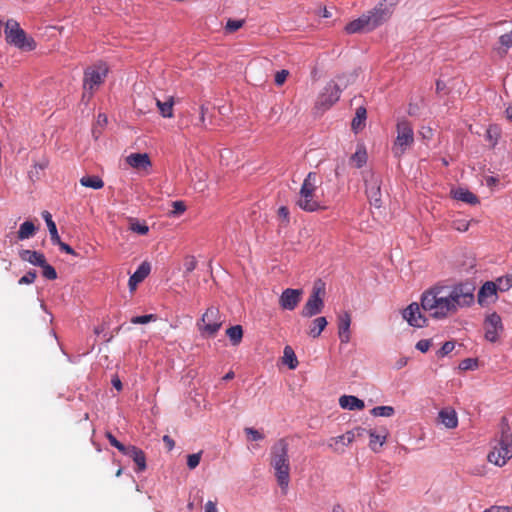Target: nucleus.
I'll return each mask as SVG.
<instances>
[{
    "label": "nucleus",
    "mask_w": 512,
    "mask_h": 512,
    "mask_svg": "<svg viewBox=\"0 0 512 512\" xmlns=\"http://www.w3.org/2000/svg\"><path fill=\"white\" fill-rule=\"evenodd\" d=\"M497 289L493 281L485 282L478 292V302L485 305L496 300Z\"/></svg>",
    "instance_id": "a211bd4d"
},
{
    "label": "nucleus",
    "mask_w": 512,
    "mask_h": 512,
    "mask_svg": "<svg viewBox=\"0 0 512 512\" xmlns=\"http://www.w3.org/2000/svg\"><path fill=\"white\" fill-rule=\"evenodd\" d=\"M126 162L134 169L146 170L152 163L147 153H133L126 157Z\"/></svg>",
    "instance_id": "6ab92c4d"
},
{
    "label": "nucleus",
    "mask_w": 512,
    "mask_h": 512,
    "mask_svg": "<svg viewBox=\"0 0 512 512\" xmlns=\"http://www.w3.org/2000/svg\"><path fill=\"white\" fill-rule=\"evenodd\" d=\"M106 437L109 441V443L117 448L120 452L124 453L127 449V446L123 445L121 442H119L111 433H107Z\"/></svg>",
    "instance_id": "09e8293b"
},
{
    "label": "nucleus",
    "mask_w": 512,
    "mask_h": 512,
    "mask_svg": "<svg viewBox=\"0 0 512 512\" xmlns=\"http://www.w3.org/2000/svg\"><path fill=\"white\" fill-rule=\"evenodd\" d=\"M484 512H507L506 506L494 505L486 509Z\"/></svg>",
    "instance_id": "bf43d9fd"
},
{
    "label": "nucleus",
    "mask_w": 512,
    "mask_h": 512,
    "mask_svg": "<svg viewBox=\"0 0 512 512\" xmlns=\"http://www.w3.org/2000/svg\"><path fill=\"white\" fill-rule=\"evenodd\" d=\"M278 216L283 219L284 221L288 222L289 221V210L287 207L285 206H281L279 209H278Z\"/></svg>",
    "instance_id": "4d7b16f0"
},
{
    "label": "nucleus",
    "mask_w": 512,
    "mask_h": 512,
    "mask_svg": "<svg viewBox=\"0 0 512 512\" xmlns=\"http://www.w3.org/2000/svg\"><path fill=\"white\" fill-rule=\"evenodd\" d=\"M150 264L143 262L138 269L129 278V288L134 291L139 283H141L150 273Z\"/></svg>",
    "instance_id": "aec40b11"
},
{
    "label": "nucleus",
    "mask_w": 512,
    "mask_h": 512,
    "mask_svg": "<svg viewBox=\"0 0 512 512\" xmlns=\"http://www.w3.org/2000/svg\"><path fill=\"white\" fill-rule=\"evenodd\" d=\"M133 459L137 465L138 471H144L146 469V458L144 452L136 446H127V449L123 453Z\"/></svg>",
    "instance_id": "4be33fe9"
},
{
    "label": "nucleus",
    "mask_w": 512,
    "mask_h": 512,
    "mask_svg": "<svg viewBox=\"0 0 512 512\" xmlns=\"http://www.w3.org/2000/svg\"><path fill=\"white\" fill-rule=\"evenodd\" d=\"M36 232V227L33 222L25 221L20 225V228L17 232V237L19 240H25L31 238Z\"/></svg>",
    "instance_id": "7c9ffc66"
},
{
    "label": "nucleus",
    "mask_w": 512,
    "mask_h": 512,
    "mask_svg": "<svg viewBox=\"0 0 512 512\" xmlns=\"http://www.w3.org/2000/svg\"><path fill=\"white\" fill-rule=\"evenodd\" d=\"M327 324V319L323 316L313 319L308 326L307 335L314 339L318 338Z\"/></svg>",
    "instance_id": "b1692460"
},
{
    "label": "nucleus",
    "mask_w": 512,
    "mask_h": 512,
    "mask_svg": "<svg viewBox=\"0 0 512 512\" xmlns=\"http://www.w3.org/2000/svg\"><path fill=\"white\" fill-rule=\"evenodd\" d=\"M351 315L348 311H343L337 316L338 337L342 344H347L351 339Z\"/></svg>",
    "instance_id": "f3484780"
},
{
    "label": "nucleus",
    "mask_w": 512,
    "mask_h": 512,
    "mask_svg": "<svg viewBox=\"0 0 512 512\" xmlns=\"http://www.w3.org/2000/svg\"><path fill=\"white\" fill-rule=\"evenodd\" d=\"M226 335L229 337L234 346L240 344L243 338V329L240 325H235L226 330Z\"/></svg>",
    "instance_id": "72a5a7b5"
},
{
    "label": "nucleus",
    "mask_w": 512,
    "mask_h": 512,
    "mask_svg": "<svg viewBox=\"0 0 512 512\" xmlns=\"http://www.w3.org/2000/svg\"><path fill=\"white\" fill-rule=\"evenodd\" d=\"M244 432L247 435L248 440L250 441H261L264 439V435L260 431L252 427H246L244 429Z\"/></svg>",
    "instance_id": "ea45409f"
},
{
    "label": "nucleus",
    "mask_w": 512,
    "mask_h": 512,
    "mask_svg": "<svg viewBox=\"0 0 512 512\" xmlns=\"http://www.w3.org/2000/svg\"><path fill=\"white\" fill-rule=\"evenodd\" d=\"M352 78V76L347 78L340 76L337 78L338 82H329L317 99L316 109L323 112L334 105L339 100L341 91L348 86Z\"/></svg>",
    "instance_id": "6e6552de"
},
{
    "label": "nucleus",
    "mask_w": 512,
    "mask_h": 512,
    "mask_svg": "<svg viewBox=\"0 0 512 512\" xmlns=\"http://www.w3.org/2000/svg\"><path fill=\"white\" fill-rule=\"evenodd\" d=\"M157 319V316L155 314H148V315H142V316H135L131 319V322L133 324H146L151 321H155Z\"/></svg>",
    "instance_id": "c03bdc74"
},
{
    "label": "nucleus",
    "mask_w": 512,
    "mask_h": 512,
    "mask_svg": "<svg viewBox=\"0 0 512 512\" xmlns=\"http://www.w3.org/2000/svg\"><path fill=\"white\" fill-rule=\"evenodd\" d=\"M42 268V274L45 278L49 280H54L57 278V272L50 264L45 261L44 265L40 266Z\"/></svg>",
    "instance_id": "a19ab883"
},
{
    "label": "nucleus",
    "mask_w": 512,
    "mask_h": 512,
    "mask_svg": "<svg viewBox=\"0 0 512 512\" xmlns=\"http://www.w3.org/2000/svg\"><path fill=\"white\" fill-rule=\"evenodd\" d=\"M244 23H245V21L242 19H240V20L229 19L226 23L225 30L228 33H233L235 31L239 30L240 28H242Z\"/></svg>",
    "instance_id": "58836bf2"
},
{
    "label": "nucleus",
    "mask_w": 512,
    "mask_h": 512,
    "mask_svg": "<svg viewBox=\"0 0 512 512\" xmlns=\"http://www.w3.org/2000/svg\"><path fill=\"white\" fill-rule=\"evenodd\" d=\"M53 244L58 245L62 251L66 252L68 254L76 255V252L68 244L62 242L60 238H59V242H53Z\"/></svg>",
    "instance_id": "6e6d98bb"
},
{
    "label": "nucleus",
    "mask_w": 512,
    "mask_h": 512,
    "mask_svg": "<svg viewBox=\"0 0 512 512\" xmlns=\"http://www.w3.org/2000/svg\"><path fill=\"white\" fill-rule=\"evenodd\" d=\"M317 189V175L314 172L308 173L301 186L297 205L304 211L314 212L321 209L319 200L315 196Z\"/></svg>",
    "instance_id": "39448f33"
},
{
    "label": "nucleus",
    "mask_w": 512,
    "mask_h": 512,
    "mask_svg": "<svg viewBox=\"0 0 512 512\" xmlns=\"http://www.w3.org/2000/svg\"><path fill=\"white\" fill-rule=\"evenodd\" d=\"M108 74L106 63L99 62L89 66L84 71L82 100L89 101L94 92L103 84Z\"/></svg>",
    "instance_id": "20e7f679"
},
{
    "label": "nucleus",
    "mask_w": 512,
    "mask_h": 512,
    "mask_svg": "<svg viewBox=\"0 0 512 512\" xmlns=\"http://www.w3.org/2000/svg\"><path fill=\"white\" fill-rule=\"evenodd\" d=\"M324 295V284L319 281L314 285L312 293L303 306L301 310V316L304 318H311L320 314L324 308Z\"/></svg>",
    "instance_id": "9b49d317"
},
{
    "label": "nucleus",
    "mask_w": 512,
    "mask_h": 512,
    "mask_svg": "<svg viewBox=\"0 0 512 512\" xmlns=\"http://www.w3.org/2000/svg\"><path fill=\"white\" fill-rule=\"evenodd\" d=\"M505 113L507 118L512 120V106L507 107Z\"/></svg>",
    "instance_id": "338daca9"
},
{
    "label": "nucleus",
    "mask_w": 512,
    "mask_h": 512,
    "mask_svg": "<svg viewBox=\"0 0 512 512\" xmlns=\"http://www.w3.org/2000/svg\"><path fill=\"white\" fill-rule=\"evenodd\" d=\"M202 451L187 456V466L190 470L195 469L201 461Z\"/></svg>",
    "instance_id": "79ce46f5"
},
{
    "label": "nucleus",
    "mask_w": 512,
    "mask_h": 512,
    "mask_svg": "<svg viewBox=\"0 0 512 512\" xmlns=\"http://www.w3.org/2000/svg\"><path fill=\"white\" fill-rule=\"evenodd\" d=\"M421 308L418 303H411L403 310V318L409 325L417 328H422L427 324V318L422 314Z\"/></svg>",
    "instance_id": "2eb2a0df"
},
{
    "label": "nucleus",
    "mask_w": 512,
    "mask_h": 512,
    "mask_svg": "<svg viewBox=\"0 0 512 512\" xmlns=\"http://www.w3.org/2000/svg\"><path fill=\"white\" fill-rule=\"evenodd\" d=\"M452 227L460 232H465L469 228V222L465 219H458L452 222Z\"/></svg>",
    "instance_id": "49530a36"
},
{
    "label": "nucleus",
    "mask_w": 512,
    "mask_h": 512,
    "mask_svg": "<svg viewBox=\"0 0 512 512\" xmlns=\"http://www.w3.org/2000/svg\"><path fill=\"white\" fill-rule=\"evenodd\" d=\"M477 367V360L472 358H466L459 364V368L462 370H470Z\"/></svg>",
    "instance_id": "603ef678"
},
{
    "label": "nucleus",
    "mask_w": 512,
    "mask_h": 512,
    "mask_svg": "<svg viewBox=\"0 0 512 512\" xmlns=\"http://www.w3.org/2000/svg\"><path fill=\"white\" fill-rule=\"evenodd\" d=\"M225 321L224 316L215 306H210L197 322V329L203 338H213L221 329Z\"/></svg>",
    "instance_id": "1a4fd4ad"
},
{
    "label": "nucleus",
    "mask_w": 512,
    "mask_h": 512,
    "mask_svg": "<svg viewBox=\"0 0 512 512\" xmlns=\"http://www.w3.org/2000/svg\"><path fill=\"white\" fill-rule=\"evenodd\" d=\"M283 362L288 365L290 369H295L298 365L297 357L290 346L284 348Z\"/></svg>",
    "instance_id": "f704fd0d"
},
{
    "label": "nucleus",
    "mask_w": 512,
    "mask_h": 512,
    "mask_svg": "<svg viewBox=\"0 0 512 512\" xmlns=\"http://www.w3.org/2000/svg\"><path fill=\"white\" fill-rule=\"evenodd\" d=\"M397 136L392 145L393 155L400 158L414 143L412 125L405 119L399 120L396 125Z\"/></svg>",
    "instance_id": "9d476101"
},
{
    "label": "nucleus",
    "mask_w": 512,
    "mask_h": 512,
    "mask_svg": "<svg viewBox=\"0 0 512 512\" xmlns=\"http://www.w3.org/2000/svg\"><path fill=\"white\" fill-rule=\"evenodd\" d=\"M332 512H345V510L340 505H335Z\"/></svg>",
    "instance_id": "774afa93"
},
{
    "label": "nucleus",
    "mask_w": 512,
    "mask_h": 512,
    "mask_svg": "<svg viewBox=\"0 0 512 512\" xmlns=\"http://www.w3.org/2000/svg\"><path fill=\"white\" fill-rule=\"evenodd\" d=\"M205 512H218L216 503H214L213 501H208L205 504Z\"/></svg>",
    "instance_id": "680f3d73"
},
{
    "label": "nucleus",
    "mask_w": 512,
    "mask_h": 512,
    "mask_svg": "<svg viewBox=\"0 0 512 512\" xmlns=\"http://www.w3.org/2000/svg\"><path fill=\"white\" fill-rule=\"evenodd\" d=\"M494 285H496L497 291H501V292L507 291L512 287V283H511V280H510L508 274L498 277L494 281Z\"/></svg>",
    "instance_id": "4c0bfd02"
},
{
    "label": "nucleus",
    "mask_w": 512,
    "mask_h": 512,
    "mask_svg": "<svg viewBox=\"0 0 512 512\" xmlns=\"http://www.w3.org/2000/svg\"><path fill=\"white\" fill-rule=\"evenodd\" d=\"M512 458V433L503 429L499 439L489 452L487 459L490 463L502 467Z\"/></svg>",
    "instance_id": "423d86ee"
},
{
    "label": "nucleus",
    "mask_w": 512,
    "mask_h": 512,
    "mask_svg": "<svg viewBox=\"0 0 512 512\" xmlns=\"http://www.w3.org/2000/svg\"><path fill=\"white\" fill-rule=\"evenodd\" d=\"M208 108L205 105L200 106V123L202 126H205V114L207 112Z\"/></svg>",
    "instance_id": "052dcab7"
},
{
    "label": "nucleus",
    "mask_w": 512,
    "mask_h": 512,
    "mask_svg": "<svg viewBox=\"0 0 512 512\" xmlns=\"http://www.w3.org/2000/svg\"><path fill=\"white\" fill-rule=\"evenodd\" d=\"M499 42L501 46L504 48L503 52L505 53L508 49L512 48V31L506 34H503L499 37Z\"/></svg>",
    "instance_id": "37998d69"
},
{
    "label": "nucleus",
    "mask_w": 512,
    "mask_h": 512,
    "mask_svg": "<svg viewBox=\"0 0 512 512\" xmlns=\"http://www.w3.org/2000/svg\"><path fill=\"white\" fill-rule=\"evenodd\" d=\"M501 317L497 313H491L484 320L485 339L489 342L498 341L503 332Z\"/></svg>",
    "instance_id": "ddd939ff"
},
{
    "label": "nucleus",
    "mask_w": 512,
    "mask_h": 512,
    "mask_svg": "<svg viewBox=\"0 0 512 512\" xmlns=\"http://www.w3.org/2000/svg\"><path fill=\"white\" fill-rule=\"evenodd\" d=\"M365 436H369L370 437V441H369L370 448L373 451H378V449L380 447H382L383 444L385 443L386 438H387V433L384 432L383 434H376L372 430H366V432L364 433V437Z\"/></svg>",
    "instance_id": "bb28decb"
},
{
    "label": "nucleus",
    "mask_w": 512,
    "mask_h": 512,
    "mask_svg": "<svg viewBox=\"0 0 512 512\" xmlns=\"http://www.w3.org/2000/svg\"><path fill=\"white\" fill-rule=\"evenodd\" d=\"M395 413L392 406H377L371 410V414L375 417H391Z\"/></svg>",
    "instance_id": "c9c22d12"
},
{
    "label": "nucleus",
    "mask_w": 512,
    "mask_h": 512,
    "mask_svg": "<svg viewBox=\"0 0 512 512\" xmlns=\"http://www.w3.org/2000/svg\"><path fill=\"white\" fill-rule=\"evenodd\" d=\"M398 0H382L372 10L350 21L344 28L347 34L369 32L386 22L393 14Z\"/></svg>",
    "instance_id": "f03ea898"
},
{
    "label": "nucleus",
    "mask_w": 512,
    "mask_h": 512,
    "mask_svg": "<svg viewBox=\"0 0 512 512\" xmlns=\"http://www.w3.org/2000/svg\"><path fill=\"white\" fill-rule=\"evenodd\" d=\"M163 442L165 443L168 450H172L175 446V442L168 435L163 436Z\"/></svg>",
    "instance_id": "13d9d810"
},
{
    "label": "nucleus",
    "mask_w": 512,
    "mask_h": 512,
    "mask_svg": "<svg viewBox=\"0 0 512 512\" xmlns=\"http://www.w3.org/2000/svg\"><path fill=\"white\" fill-rule=\"evenodd\" d=\"M454 348H455V343L452 341H447L442 345V347L438 351V356L444 357V356L448 355L450 352H452Z\"/></svg>",
    "instance_id": "de8ad7c7"
},
{
    "label": "nucleus",
    "mask_w": 512,
    "mask_h": 512,
    "mask_svg": "<svg viewBox=\"0 0 512 512\" xmlns=\"http://www.w3.org/2000/svg\"><path fill=\"white\" fill-rule=\"evenodd\" d=\"M365 432H366L365 428L357 427L351 431H347L343 435L331 438L328 442V446L334 452L342 453L346 446L351 444L357 438L364 437Z\"/></svg>",
    "instance_id": "f8f14e48"
},
{
    "label": "nucleus",
    "mask_w": 512,
    "mask_h": 512,
    "mask_svg": "<svg viewBox=\"0 0 512 512\" xmlns=\"http://www.w3.org/2000/svg\"><path fill=\"white\" fill-rule=\"evenodd\" d=\"M453 197L456 200L465 202L467 204L475 205L479 202L477 196L464 188H458L452 191Z\"/></svg>",
    "instance_id": "a878e982"
},
{
    "label": "nucleus",
    "mask_w": 512,
    "mask_h": 512,
    "mask_svg": "<svg viewBox=\"0 0 512 512\" xmlns=\"http://www.w3.org/2000/svg\"><path fill=\"white\" fill-rule=\"evenodd\" d=\"M112 385L120 391L122 389V383L121 380L118 377H115L112 379Z\"/></svg>",
    "instance_id": "0e129e2a"
},
{
    "label": "nucleus",
    "mask_w": 512,
    "mask_h": 512,
    "mask_svg": "<svg viewBox=\"0 0 512 512\" xmlns=\"http://www.w3.org/2000/svg\"><path fill=\"white\" fill-rule=\"evenodd\" d=\"M289 75V71L288 70H280L276 73L275 75V83L276 85L278 86H281L284 84V82L286 81L287 77Z\"/></svg>",
    "instance_id": "864d4df0"
},
{
    "label": "nucleus",
    "mask_w": 512,
    "mask_h": 512,
    "mask_svg": "<svg viewBox=\"0 0 512 512\" xmlns=\"http://www.w3.org/2000/svg\"><path fill=\"white\" fill-rule=\"evenodd\" d=\"M444 88H445V84L442 81H437V83H436L437 92L444 90Z\"/></svg>",
    "instance_id": "69168bd1"
},
{
    "label": "nucleus",
    "mask_w": 512,
    "mask_h": 512,
    "mask_svg": "<svg viewBox=\"0 0 512 512\" xmlns=\"http://www.w3.org/2000/svg\"><path fill=\"white\" fill-rule=\"evenodd\" d=\"M42 216H43V218H44V220H45V222L47 224V227H48V230H49V234H50V238H51L52 243L53 242H59L60 236L58 234L56 224L52 220L51 214L48 211H44L42 213Z\"/></svg>",
    "instance_id": "2f4dec72"
},
{
    "label": "nucleus",
    "mask_w": 512,
    "mask_h": 512,
    "mask_svg": "<svg viewBox=\"0 0 512 512\" xmlns=\"http://www.w3.org/2000/svg\"><path fill=\"white\" fill-rule=\"evenodd\" d=\"M473 292L474 288L469 284L433 286L423 292L421 307L430 317L445 319L455 314L459 308L469 306L474 300Z\"/></svg>",
    "instance_id": "f257e3e1"
},
{
    "label": "nucleus",
    "mask_w": 512,
    "mask_h": 512,
    "mask_svg": "<svg viewBox=\"0 0 512 512\" xmlns=\"http://www.w3.org/2000/svg\"><path fill=\"white\" fill-rule=\"evenodd\" d=\"M303 291L301 289H285L279 297V305L284 310H294L301 301Z\"/></svg>",
    "instance_id": "dca6fc26"
},
{
    "label": "nucleus",
    "mask_w": 512,
    "mask_h": 512,
    "mask_svg": "<svg viewBox=\"0 0 512 512\" xmlns=\"http://www.w3.org/2000/svg\"><path fill=\"white\" fill-rule=\"evenodd\" d=\"M289 444L286 439H279L271 447L270 465L282 490L288 488L290 482V463L288 456Z\"/></svg>",
    "instance_id": "7ed1b4c3"
},
{
    "label": "nucleus",
    "mask_w": 512,
    "mask_h": 512,
    "mask_svg": "<svg viewBox=\"0 0 512 512\" xmlns=\"http://www.w3.org/2000/svg\"><path fill=\"white\" fill-rule=\"evenodd\" d=\"M366 120V109L364 107H358L356 110L355 117L352 120L351 127L354 132H358L363 129Z\"/></svg>",
    "instance_id": "c756f323"
},
{
    "label": "nucleus",
    "mask_w": 512,
    "mask_h": 512,
    "mask_svg": "<svg viewBox=\"0 0 512 512\" xmlns=\"http://www.w3.org/2000/svg\"><path fill=\"white\" fill-rule=\"evenodd\" d=\"M172 208L173 209L170 212V215L172 216H179L186 211V205L183 201L172 202Z\"/></svg>",
    "instance_id": "a18cd8bd"
},
{
    "label": "nucleus",
    "mask_w": 512,
    "mask_h": 512,
    "mask_svg": "<svg viewBox=\"0 0 512 512\" xmlns=\"http://www.w3.org/2000/svg\"><path fill=\"white\" fill-rule=\"evenodd\" d=\"M80 184L95 190L101 189L104 186V182L99 176H83L80 179Z\"/></svg>",
    "instance_id": "473e14b6"
},
{
    "label": "nucleus",
    "mask_w": 512,
    "mask_h": 512,
    "mask_svg": "<svg viewBox=\"0 0 512 512\" xmlns=\"http://www.w3.org/2000/svg\"><path fill=\"white\" fill-rule=\"evenodd\" d=\"M431 347V340L428 339H422L417 342L416 348L421 351L422 353H425L429 350Z\"/></svg>",
    "instance_id": "5fc2aeb1"
},
{
    "label": "nucleus",
    "mask_w": 512,
    "mask_h": 512,
    "mask_svg": "<svg viewBox=\"0 0 512 512\" xmlns=\"http://www.w3.org/2000/svg\"><path fill=\"white\" fill-rule=\"evenodd\" d=\"M197 266V261L194 256H187L184 261L186 273H191Z\"/></svg>",
    "instance_id": "8fccbe9b"
},
{
    "label": "nucleus",
    "mask_w": 512,
    "mask_h": 512,
    "mask_svg": "<svg viewBox=\"0 0 512 512\" xmlns=\"http://www.w3.org/2000/svg\"><path fill=\"white\" fill-rule=\"evenodd\" d=\"M20 258L23 260V261H27L29 262L30 264L32 265H35V266H41V265H44L45 264V261H46V258L44 256V254L40 253V252H37V251H32V250H22L20 253Z\"/></svg>",
    "instance_id": "393cba45"
},
{
    "label": "nucleus",
    "mask_w": 512,
    "mask_h": 512,
    "mask_svg": "<svg viewBox=\"0 0 512 512\" xmlns=\"http://www.w3.org/2000/svg\"><path fill=\"white\" fill-rule=\"evenodd\" d=\"M367 162V152L363 145H358L355 153L350 157V163L356 167L361 168Z\"/></svg>",
    "instance_id": "c85d7f7f"
},
{
    "label": "nucleus",
    "mask_w": 512,
    "mask_h": 512,
    "mask_svg": "<svg viewBox=\"0 0 512 512\" xmlns=\"http://www.w3.org/2000/svg\"><path fill=\"white\" fill-rule=\"evenodd\" d=\"M5 38L8 44L24 51H32L36 48V42L27 36L20 24L14 19H8L5 23Z\"/></svg>",
    "instance_id": "0eeeda50"
},
{
    "label": "nucleus",
    "mask_w": 512,
    "mask_h": 512,
    "mask_svg": "<svg viewBox=\"0 0 512 512\" xmlns=\"http://www.w3.org/2000/svg\"><path fill=\"white\" fill-rule=\"evenodd\" d=\"M438 418L440 422L448 429L456 428L458 425L457 413L454 409L450 407L443 408L439 412Z\"/></svg>",
    "instance_id": "412c9836"
},
{
    "label": "nucleus",
    "mask_w": 512,
    "mask_h": 512,
    "mask_svg": "<svg viewBox=\"0 0 512 512\" xmlns=\"http://www.w3.org/2000/svg\"><path fill=\"white\" fill-rule=\"evenodd\" d=\"M96 123H97V125H99L101 127L105 126L106 123H107V116L105 114H99L97 116V122Z\"/></svg>",
    "instance_id": "e2e57ef3"
},
{
    "label": "nucleus",
    "mask_w": 512,
    "mask_h": 512,
    "mask_svg": "<svg viewBox=\"0 0 512 512\" xmlns=\"http://www.w3.org/2000/svg\"><path fill=\"white\" fill-rule=\"evenodd\" d=\"M339 405L343 409L362 410L365 407L363 400L352 395H343L339 399Z\"/></svg>",
    "instance_id": "5701e85b"
},
{
    "label": "nucleus",
    "mask_w": 512,
    "mask_h": 512,
    "mask_svg": "<svg viewBox=\"0 0 512 512\" xmlns=\"http://www.w3.org/2000/svg\"><path fill=\"white\" fill-rule=\"evenodd\" d=\"M36 277H37V274L35 271H29L19 279L18 283L20 285L31 284L35 281Z\"/></svg>",
    "instance_id": "3c124183"
},
{
    "label": "nucleus",
    "mask_w": 512,
    "mask_h": 512,
    "mask_svg": "<svg viewBox=\"0 0 512 512\" xmlns=\"http://www.w3.org/2000/svg\"><path fill=\"white\" fill-rule=\"evenodd\" d=\"M129 224V229L139 235H146L149 231V227L145 223H140L136 219L131 218Z\"/></svg>",
    "instance_id": "e433bc0d"
},
{
    "label": "nucleus",
    "mask_w": 512,
    "mask_h": 512,
    "mask_svg": "<svg viewBox=\"0 0 512 512\" xmlns=\"http://www.w3.org/2000/svg\"><path fill=\"white\" fill-rule=\"evenodd\" d=\"M366 194L371 204L375 207L381 206V177L370 173L365 179Z\"/></svg>",
    "instance_id": "4468645a"
},
{
    "label": "nucleus",
    "mask_w": 512,
    "mask_h": 512,
    "mask_svg": "<svg viewBox=\"0 0 512 512\" xmlns=\"http://www.w3.org/2000/svg\"><path fill=\"white\" fill-rule=\"evenodd\" d=\"M156 106L159 109L160 114L164 118H172L173 117V106H174V98L172 96L168 97L165 101H161L156 99Z\"/></svg>",
    "instance_id": "cd10ccee"
}]
</instances>
